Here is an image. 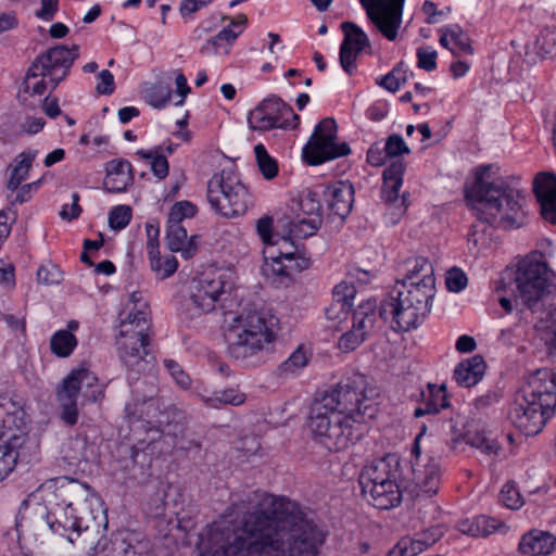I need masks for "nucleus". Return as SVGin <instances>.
Wrapping results in <instances>:
<instances>
[{
	"label": "nucleus",
	"instance_id": "obj_44",
	"mask_svg": "<svg viewBox=\"0 0 556 556\" xmlns=\"http://www.w3.org/2000/svg\"><path fill=\"white\" fill-rule=\"evenodd\" d=\"M77 346V339L70 330H58L50 339V349L59 357L70 356Z\"/></svg>",
	"mask_w": 556,
	"mask_h": 556
},
{
	"label": "nucleus",
	"instance_id": "obj_43",
	"mask_svg": "<svg viewBox=\"0 0 556 556\" xmlns=\"http://www.w3.org/2000/svg\"><path fill=\"white\" fill-rule=\"evenodd\" d=\"M311 352L304 345H299L296 350L279 366V375L283 377L298 375L311 359Z\"/></svg>",
	"mask_w": 556,
	"mask_h": 556
},
{
	"label": "nucleus",
	"instance_id": "obj_17",
	"mask_svg": "<svg viewBox=\"0 0 556 556\" xmlns=\"http://www.w3.org/2000/svg\"><path fill=\"white\" fill-rule=\"evenodd\" d=\"M299 119L292 108L276 96L263 100L248 116L250 128L262 131L295 127Z\"/></svg>",
	"mask_w": 556,
	"mask_h": 556
},
{
	"label": "nucleus",
	"instance_id": "obj_12",
	"mask_svg": "<svg viewBox=\"0 0 556 556\" xmlns=\"http://www.w3.org/2000/svg\"><path fill=\"white\" fill-rule=\"evenodd\" d=\"M427 426L422 425L416 435L409 465L402 469L404 490L415 497H431L438 493L441 482V466L433 456H421L420 442L425 437Z\"/></svg>",
	"mask_w": 556,
	"mask_h": 556
},
{
	"label": "nucleus",
	"instance_id": "obj_27",
	"mask_svg": "<svg viewBox=\"0 0 556 556\" xmlns=\"http://www.w3.org/2000/svg\"><path fill=\"white\" fill-rule=\"evenodd\" d=\"M533 191L540 203L542 217L556 225V175L539 174L533 182Z\"/></svg>",
	"mask_w": 556,
	"mask_h": 556
},
{
	"label": "nucleus",
	"instance_id": "obj_22",
	"mask_svg": "<svg viewBox=\"0 0 556 556\" xmlns=\"http://www.w3.org/2000/svg\"><path fill=\"white\" fill-rule=\"evenodd\" d=\"M341 30L344 37L340 46L339 61L342 70L351 75L356 70L359 53L370 47V41L367 34L354 22H343Z\"/></svg>",
	"mask_w": 556,
	"mask_h": 556
},
{
	"label": "nucleus",
	"instance_id": "obj_42",
	"mask_svg": "<svg viewBox=\"0 0 556 556\" xmlns=\"http://www.w3.org/2000/svg\"><path fill=\"white\" fill-rule=\"evenodd\" d=\"M36 151H25L22 152L15 160V164L13 165L10 174V178L8 180V188L10 190H15L18 186L27 178L28 172L31 167V163L36 157Z\"/></svg>",
	"mask_w": 556,
	"mask_h": 556
},
{
	"label": "nucleus",
	"instance_id": "obj_36",
	"mask_svg": "<svg viewBox=\"0 0 556 556\" xmlns=\"http://www.w3.org/2000/svg\"><path fill=\"white\" fill-rule=\"evenodd\" d=\"M485 364L481 356H473L459 363L454 370V378L458 384L469 388L477 384L484 375Z\"/></svg>",
	"mask_w": 556,
	"mask_h": 556
},
{
	"label": "nucleus",
	"instance_id": "obj_40",
	"mask_svg": "<svg viewBox=\"0 0 556 556\" xmlns=\"http://www.w3.org/2000/svg\"><path fill=\"white\" fill-rule=\"evenodd\" d=\"M320 210L321 205L318 194L311 190L302 192L299 198L293 199L290 204V211L294 217L320 215Z\"/></svg>",
	"mask_w": 556,
	"mask_h": 556
},
{
	"label": "nucleus",
	"instance_id": "obj_50",
	"mask_svg": "<svg viewBox=\"0 0 556 556\" xmlns=\"http://www.w3.org/2000/svg\"><path fill=\"white\" fill-rule=\"evenodd\" d=\"M132 211L128 205L114 206L109 214V225L113 230H122L131 220Z\"/></svg>",
	"mask_w": 556,
	"mask_h": 556
},
{
	"label": "nucleus",
	"instance_id": "obj_21",
	"mask_svg": "<svg viewBox=\"0 0 556 556\" xmlns=\"http://www.w3.org/2000/svg\"><path fill=\"white\" fill-rule=\"evenodd\" d=\"M405 163L402 160H394L383 172V186L381 198L392 211V223L395 224L406 212L408 203L405 193H400L403 185Z\"/></svg>",
	"mask_w": 556,
	"mask_h": 556
},
{
	"label": "nucleus",
	"instance_id": "obj_59",
	"mask_svg": "<svg viewBox=\"0 0 556 556\" xmlns=\"http://www.w3.org/2000/svg\"><path fill=\"white\" fill-rule=\"evenodd\" d=\"M365 340L366 337H364V332H358L351 327L349 331L341 336L338 346L343 352H351L359 346Z\"/></svg>",
	"mask_w": 556,
	"mask_h": 556
},
{
	"label": "nucleus",
	"instance_id": "obj_56",
	"mask_svg": "<svg viewBox=\"0 0 556 556\" xmlns=\"http://www.w3.org/2000/svg\"><path fill=\"white\" fill-rule=\"evenodd\" d=\"M523 336L522 327L520 324H515L511 327L502 329L497 337V342L506 348L510 349L519 343Z\"/></svg>",
	"mask_w": 556,
	"mask_h": 556
},
{
	"label": "nucleus",
	"instance_id": "obj_10",
	"mask_svg": "<svg viewBox=\"0 0 556 556\" xmlns=\"http://www.w3.org/2000/svg\"><path fill=\"white\" fill-rule=\"evenodd\" d=\"M103 394V387L92 371L85 367L73 369L56 391L61 420L74 426L78 421V405L97 402Z\"/></svg>",
	"mask_w": 556,
	"mask_h": 556
},
{
	"label": "nucleus",
	"instance_id": "obj_26",
	"mask_svg": "<svg viewBox=\"0 0 556 556\" xmlns=\"http://www.w3.org/2000/svg\"><path fill=\"white\" fill-rule=\"evenodd\" d=\"M248 17L239 14L230 18V24L223 28L216 36L206 40L200 49L204 55H227L230 47L233 45L239 35L244 30Z\"/></svg>",
	"mask_w": 556,
	"mask_h": 556
},
{
	"label": "nucleus",
	"instance_id": "obj_48",
	"mask_svg": "<svg viewBox=\"0 0 556 556\" xmlns=\"http://www.w3.org/2000/svg\"><path fill=\"white\" fill-rule=\"evenodd\" d=\"M258 168L266 179H273L278 173L276 161L267 153L266 148L258 143L254 147Z\"/></svg>",
	"mask_w": 556,
	"mask_h": 556
},
{
	"label": "nucleus",
	"instance_id": "obj_45",
	"mask_svg": "<svg viewBox=\"0 0 556 556\" xmlns=\"http://www.w3.org/2000/svg\"><path fill=\"white\" fill-rule=\"evenodd\" d=\"M137 154L150 162L153 175L160 179H164L168 175L169 165L166 156L163 154V148L156 147L152 150H138Z\"/></svg>",
	"mask_w": 556,
	"mask_h": 556
},
{
	"label": "nucleus",
	"instance_id": "obj_57",
	"mask_svg": "<svg viewBox=\"0 0 556 556\" xmlns=\"http://www.w3.org/2000/svg\"><path fill=\"white\" fill-rule=\"evenodd\" d=\"M417 65L427 72H432L437 68V51L430 47H420L416 51Z\"/></svg>",
	"mask_w": 556,
	"mask_h": 556
},
{
	"label": "nucleus",
	"instance_id": "obj_6",
	"mask_svg": "<svg viewBox=\"0 0 556 556\" xmlns=\"http://www.w3.org/2000/svg\"><path fill=\"white\" fill-rule=\"evenodd\" d=\"M556 408V382L547 369L532 374L508 412L511 425L527 437L540 433Z\"/></svg>",
	"mask_w": 556,
	"mask_h": 556
},
{
	"label": "nucleus",
	"instance_id": "obj_51",
	"mask_svg": "<svg viewBox=\"0 0 556 556\" xmlns=\"http://www.w3.org/2000/svg\"><path fill=\"white\" fill-rule=\"evenodd\" d=\"M146 99L154 109H164L170 102L172 91L165 86H153L147 91Z\"/></svg>",
	"mask_w": 556,
	"mask_h": 556
},
{
	"label": "nucleus",
	"instance_id": "obj_8",
	"mask_svg": "<svg viewBox=\"0 0 556 556\" xmlns=\"http://www.w3.org/2000/svg\"><path fill=\"white\" fill-rule=\"evenodd\" d=\"M25 412L8 396L0 395V482L14 469L16 463L28 462L36 444L26 435Z\"/></svg>",
	"mask_w": 556,
	"mask_h": 556
},
{
	"label": "nucleus",
	"instance_id": "obj_39",
	"mask_svg": "<svg viewBox=\"0 0 556 556\" xmlns=\"http://www.w3.org/2000/svg\"><path fill=\"white\" fill-rule=\"evenodd\" d=\"M321 215L311 217L290 216L286 218L283 226L288 227L289 235L296 239H305L316 233L321 226Z\"/></svg>",
	"mask_w": 556,
	"mask_h": 556
},
{
	"label": "nucleus",
	"instance_id": "obj_16",
	"mask_svg": "<svg viewBox=\"0 0 556 556\" xmlns=\"http://www.w3.org/2000/svg\"><path fill=\"white\" fill-rule=\"evenodd\" d=\"M232 285L230 274L223 270H210L201 274L192 282L190 303L197 314L215 309L222 294Z\"/></svg>",
	"mask_w": 556,
	"mask_h": 556
},
{
	"label": "nucleus",
	"instance_id": "obj_28",
	"mask_svg": "<svg viewBox=\"0 0 556 556\" xmlns=\"http://www.w3.org/2000/svg\"><path fill=\"white\" fill-rule=\"evenodd\" d=\"M327 208L333 214L344 219L352 211L354 203V187L349 181H336L323 192Z\"/></svg>",
	"mask_w": 556,
	"mask_h": 556
},
{
	"label": "nucleus",
	"instance_id": "obj_30",
	"mask_svg": "<svg viewBox=\"0 0 556 556\" xmlns=\"http://www.w3.org/2000/svg\"><path fill=\"white\" fill-rule=\"evenodd\" d=\"M403 491H405L403 478H400L378 486L362 490V494L376 508L390 509L401 503Z\"/></svg>",
	"mask_w": 556,
	"mask_h": 556
},
{
	"label": "nucleus",
	"instance_id": "obj_62",
	"mask_svg": "<svg viewBox=\"0 0 556 556\" xmlns=\"http://www.w3.org/2000/svg\"><path fill=\"white\" fill-rule=\"evenodd\" d=\"M164 366L179 387L182 389H188L190 387L191 379L189 375L182 370L177 362L174 359H165Z\"/></svg>",
	"mask_w": 556,
	"mask_h": 556
},
{
	"label": "nucleus",
	"instance_id": "obj_61",
	"mask_svg": "<svg viewBox=\"0 0 556 556\" xmlns=\"http://www.w3.org/2000/svg\"><path fill=\"white\" fill-rule=\"evenodd\" d=\"M467 282L466 274L459 268H452L446 274L445 285L448 291L460 292L466 288Z\"/></svg>",
	"mask_w": 556,
	"mask_h": 556
},
{
	"label": "nucleus",
	"instance_id": "obj_41",
	"mask_svg": "<svg viewBox=\"0 0 556 556\" xmlns=\"http://www.w3.org/2000/svg\"><path fill=\"white\" fill-rule=\"evenodd\" d=\"M463 441H466L467 444L481 450L484 454L488 455H497L500 451V444L494 439L489 438L484 433L480 432L473 434L468 433L466 438L462 435L453 438L450 443L451 448L456 450Z\"/></svg>",
	"mask_w": 556,
	"mask_h": 556
},
{
	"label": "nucleus",
	"instance_id": "obj_15",
	"mask_svg": "<svg viewBox=\"0 0 556 556\" xmlns=\"http://www.w3.org/2000/svg\"><path fill=\"white\" fill-rule=\"evenodd\" d=\"M515 285L516 300H520L532 309L545 294L551 292L546 264L538 260H522L518 264Z\"/></svg>",
	"mask_w": 556,
	"mask_h": 556
},
{
	"label": "nucleus",
	"instance_id": "obj_14",
	"mask_svg": "<svg viewBox=\"0 0 556 556\" xmlns=\"http://www.w3.org/2000/svg\"><path fill=\"white\" fill-rule=\"evenodd\" d=\"M337 123L333 118L326 117L319 122L308 142L302 150L303 159L309 165H319L351 153L346 142H337Z\"/></svg>",
	"mask_w": 556,
	"mask_h": 556
},
{
	"label": "nucleus",
	"instance_id": "obj_18",
	"mask_svg": "<svg viewBox=\"0 0 556 556\" xmlns=\"http://www.w3.org/2000/svg\"><path fill=\"white\" fill-rule=\"evenodd\" d=\"M368 20L389 41H395L403 21L405 0H359Z\"/></svg>",
	"mask_w": 556,
	"mask_h": 556
},
{
	"label": "nucleus",
	"instance_id": "obj_63",
	"mask_svg": "<svg viewBox=\"0 0 556 556\" xmlns=\"http://www.w3.org/2000/svg\"><path fill=\"white\" fill-rule=\"evenodd\" d=\"M98 83L96 85V91L99 94L110 96L115 90L114 76L109 70H102L98 76Z\"/></svg>",
	"mask_w": 556,
	"mask_h": 556
},
{
	"label": "nucleus",
	"instance_id": "obj_49",
	"mask_svg": "<svg viewBox=\"0 0 556 556\" xmlns=\"http://www.w3.org/2000/svg\"><path fill=\"white\" fill-rule=\"evenodd\" d=\"M407 80V68L399 63L390 73L381 78L379 85L391 92H396Z\"/></svg>",
	"mask_w": 556,
	"mask_h": 556
},
{
	"label": "nucleus",
	"instance_id": "obj_1",
	"mask_svg": "<svg viewBox=\"0 0 556 556\" xmlns=\"http://www.w3.org/2000/svg\"><path fill=\"white\" fill-rule=\"evenodd\" d=\"M326 532L285 496L254 491L201 536L200 556H318Z\"/></svg>",
	"mask_w": 556,
	"mask_h": 556
},
{
	"label": "nucleus",
	"instance_id": "obj_37",
	"mask_svg": "<svg viewBox=\"0 0 556 556\" xmlns=\"http://www.w3.org/2000/svg\"><path fill=\"white\" fill-rule=\"evenodd\" d=\"M200 397L207 407L215 409H218L225 405L239 406L242 405L247 400V395L235 388L216 390L211 393L200 394Z\"/></svg>",
	"mask_w": 556,
	"mask_h": 556
},
{
	"label": "nucleus",
	"instance_id": "obj_54",
	"mask_svg": "<svg viewBox=\"0 0 556 556\" xmlns=\"http://www.w3.org/2000/svg\"><path fill=\"white\" fill-rule=\"evenodd\" d=\"M536 46L544 54L556 53V27H544L536 39Z\"/></svg>",
	"mask_w": 556,
	"mask_h": 556
},
{
	"label": "nucleus",
	"instance_id": "obj_2",
	"mask_svg": "<svg viewBox=\"0 0 556 556\" xmlns=\"http://www.w3.org/2000/svg\"><path fill=\"white\" fill-rule=\"evenodd\" d=\"M379 391L362 375L318 393L309 407L307 426L316 442L339 452L364 434L366 418L376 414Z\"/></svg>",
	"mask_w": 556,
	"mask_h": 556
},
{
	"label": "nucleus",
	"instance_id": "obj_13",
	"mask_svg": "<svg viewBox=\"0 0 556 556\" xmlns=\"http://www.w3.org/2000/svg\"><path fill=\"white\" fill-rule=\"evenodd\" d=\"M294 237L279 236L270 247L263 250V273L267 277L289 278L309 266V258L299 251Z\"/></svg>",
	"mask_w": 556,
	"mask_h": 556
},
{
	"label": "nucleus",
	"instance_id": "obj_11",
	"mask_svg": "<svg viewBox=\"0 0 556 556\" xmlns=\"http://www.w3.org/2000/svg\"><path fill=\"white\" fill-rule=\"evenodd\" d=\"M207 201L219 215L232 218L243 215L250 204V193L232 165L215 173L207 181Z\"/></svg>",
	"mask_w": 556,
	"mask_h": 556
},
{
	"label": "nucleus",
	"instance_id": "obj_31",
	"mask_svg": "<svg viewBox=\"0 0 556 556\" xmlns=\"http://www.w3.org/2000/svg\"><path fill=\"white\" fill-rule=\"evenodd\" d=\"M450 406L444 384L428 383L419 393L418 405L414 409V417L437 415L441 409Z\"/></svg>",
	"mask_w": 556,
	"mask_h": 556
},
{
	"label": "nucleus",
	"instance_id": "obj_55",
	"mask_svg": "<svg viewBox=\"0 0 556 556\" xmlns=\"http://www.w3.org/2000/svg\"><path fill=\"white\" fill-rule=\"evenodd\" d=\"M356 294V289L353 283L349 281H341L336 285L333 288V301L340 304H344V306L351 308L353 305V300Z\"/></svg>",
	"mask_w": 556,
	"mask_h": 556
},
{
	"label": "nucleus",
	"instance_id": "obj_46",
	"mask_svg": "<svg viewBox=\"0 0 556 556\" xmlns=\"http://www.w3.org/2000/svg\"><path fill=\"white\" fill-rule=\"evenodd\" d=\"M92 451L85 437H75L68 440L65 445V457L71 462L78 464L89 460Z\"/></svg>",
	"mask_w": 556,
	"mask_h": 556
},
{
	"label": "nucleus",
	"instance_id": "obj_20",
	"mask_svg": "<svg viewBox=\"0 0 556 556\" xmlns=\"http://www.w3.org/2000/svg\"><path fill=\"white\" fill-rule=\"evenodd\" d=\"M150 326L148 303L141 292H132L119 314L117 334L149 339Z\"/></svg>",
	"mask_w": 556,
	"mask_h": 556
},
{
	"label": "nucleus",
	"instance_id": "obj_47",
	"mask_svg": "<svg viewBox=\"0 0 556 556\" xmlns=\"http://www.w3.org/2000/svg\"><path fill=\"white\" fill-rule=\"evenodd\" d=\"M448 34L452 41V48H450V50L453 54L458 55L460 53H473L469 36L458 25H450Z\"/></svg>",
	"mask_w": 556,
	"mask_h": 556
},
{
	"label": "nucleus",
	"instance_id": "obj_34",
	"mask_svg": "<svg viewBox=\"0 0 556 556\" xmlns=\"http://www.w3.org/2000/svg\"><path fill=\"white\" fill-rule=\"evenodd\" d=\"M117 556H150L151 543L141 533L127 531L113 543Z\"/></svg>",
	"mask_w": 556,
	"mask_h": 556
},
{
	"label": "nucleus",
	"instance_id": "obj_58",
	"mask_svg": "<svg viewBox=\"0 0 556 556\" xmlns=\"http://www.w3.org/2000/svg\"><path fill=\"white\" fill-rule=\"evenodd\" d=\"M383 147L389 159L397 157L410 152V149L405 143L402 136L396 134L389 136Z\"/></svg>",
	"mask_w": 556,
	"mask_h": 556
},
{
	"label": "nucleus",
	"instance_id": "obj_23",
	"mask_svg": "<svg viewBox=\"0 0 556 556\" xmlns=\"http://www.w3.org/2000/svg\"><path fill=\"white\" fill-rule=\"evenodd\" d=\"M402 478V466L399 457L389 454L365 466L359 475L362 490L378 486Z\"/></svg>",
	"mask_w": 556,
	"mask_h": 556
},
{
	"label": "nucleus",
	"instance_id": "obj_19",
	"mask_svg": "<svg viewBox=\"0 0 556 556\" xmlns=\"http://www.w3.org/2000/svg\"><path fill=\"white\" fill-rule=\"evenodd\" d=\"M52 492L56 502L70 508H83L99 504L100 498L93 490L84 482L66 477L49 480L40 485L37 493Z\"/></svg>",
	"mask_w": 556,
	"mask_h": 556
},
{
	"label": "nucleus",
	"instance_id": "obj_3",
	"mask_svg": "<svg viewBox=\"0 0 556 556\" xmlns=\"http://www.w3.org/2000/svg\"><path fill=\"white\" fill-rule=\"evenodd\" d=\"M466 201L477 222L468 235L476 247L484 244L490 226L518 229L528 223L522 191L503 178L490 179L489 167L478 168L473 184L466 190Z\"/></svg>",
	"mask_w": 556,
	"mask_h": 556
},
{
	"label": "nucleus",
	"instance_id": "obj_35",
	"mask_svg": "<svg viewBox=\"0 0 556 556\" xmlns=\"http://www.w3.org/2000/svg\"><path fill=\"white\" fill-rule=\"evenodd\" d=\"M195 236L188 238L187 230L181 226V224L167 222V245L170 251L180 252L184 258L188 260L195 254Z\"/></svg>",
	"mask_w": 556,
	"mask_h": 556
},
{
	"label": "nucleus",
	"instance_id": "obj_60",
	"mask_svg": "<svg viewBox=\"0 0 556 556\" xmlns=\"http://www.w3.org/2000/svg\"><path fill=\"white\" fill-rule=\"evenodd\" d=\"M256 231L265 248L270 247L279 237L273 233V218L263 216L256 222Z\"/></svg>",
	"mask_w": 556,
	"mask_h": 556
},
{
	"label": "nucleus",
	"instance_id": "obj_5",
	"mask_svg": "<svg viewBox=\"0 0 556 556\" xmlns=\"http://www.w3.org/2000/svg\"><path fill=\"white\" fill-rule=\"evenodd\" d=\"M37 494H33L27 501H24L22 508V518H35L39 529L48 528L52 533L67 538L71 543L81 536L83 548L87 549L88 556H96L108 548L109 540L103 534L106 522L102 531L100 525L90 526L84 523V517L78 515L77 508H70L55 502L52 507L37 503Z\"/></svg>",
	"mask_w": 556,
	"mask_h": 556
},
{
	"label": "nucleus",
	"instance_id": "obj_32",
	"mask_svg": "<svg viewBox=\"0 0 556 556\" xmlns=\"http://www.w3.org/2000/svg\"><path fill=\"white\" fill-rule=\"evenodd\" d=\"M134 181L131 164L124 159L111 160L106 163L104 189L108 192H124Z\"/></svg>",
	"mask_w": 556,
	"mask_h": 556
},
{
	"label": "nucleus",
	"instance_id": "obj_33",
	"mask_svg": "<svg viewBox=\"0 0 556 556\" xmlns=\"http://www.w3.org/2000/svg\"><path fill=\"white\" fill-rule=\"evenodd\" d=\"M518 548L527 555H549L556 551V536L546 531L532 530L522 535Z\"/></svg>",
	"mask_w": 556,
	"mask_h": 556
},
{
	"label": "nucleus",
	"instance_id": "obj_38",
	"mask_svg": "<svg viewBox=\"0 0 556 556\" xmlns=\"http://www.w3.org/2000/svg\"><path fill=\"white\" fill-rule=\"evenodd\" d=\"M377 303L375 300H367L361 303L352 313V328L364 332V337L372 330L377 320Z\"/></svg>",
	"mask_w": 556,
	"mask_h": 556
},
{
	"label": "nucleus",
	"instance_id": "obj_9",
	"mask_svg": "<svg viewBox=\"0 0 556 556\" xmlns=\"http://www.w3.org/2000/svg\"><path fill=\"white\" fill-rule=\"evenodd\" d=\"M79 47L56 46L38 55L29 66L23 83V92L29 96H46L64 80L78 56Z\"/></svg>",
	"mask_w": 556,
	"mask_h": 556
},
{
	"label": "nucleus",
	"instance_id": "obj_4",
	"mask_svg": "<svg viewBox=\"0 0 556 556\" xmlns=\"http://www.w3.org/2000/svg\"><path fill=\"white\" fill-rule=\"evenodd\" d=\"M435 278L432 264L417 257L407 264V273L381 303L380 317L395 331H408L430 313Z\"/></svg>",
	"mask_w": 556,
	"mask_h": 556
},
{
	"label": "nucleus",
	"instance_id": "obj_53",
	"mask_svg": "<svg viewBox=\"0 0 556 556\" xmlns=\"http://www.w3.org/2000/svg\"><path fill=\"white\" fill-rule=\"evenodd\" d=\"M197 213V207L189 201H180L175 203L168 214V223L181 224L184 218L193 217Z\"/></svg>",
	"mask_w": 556,
	"mask_h": 556
},
{
	"label": "nucleus",
	"instance_id": "obj_24",
	"mask_svg": "<svg viewBox=\"0 0 556 556\" xmlns=\"http://www.w3.org/2000/svg\"><path fill=\"white\" fill-rule=\"evenodd\" d=\"M445 531L446 527L443 523H437L415 533L413 536H404L387 556H416L437 543Z\"/></svg>",
	"mask_w": 556,
	"mask_h": 556
},
{
	"label": "nucleus",
	"instance_id": "obj_25",
	"mask_svg": "<svg viewBox=\"0 0 556 556\" xmlns=\"http://www.w3.org/2000/svg\"><path fill=\"white\" fill-rule=\"evenodd\" d=\"M166 407L163 399L150 395L127 403L125 412L129 419H143L153 427L161 428L163 425L167 424V418H163L166 414Z\"/></svg>",
	"mask_w": 556,
	"mask_h": 556
},
{
	"label": "nucleus",
	"instance_id": "obj_29",
	"mask_svg": "<svg viewBox=\"0 0 556 556\" xmlns=\"http://www.w3.org/2000/svg\"><path fill=\"white\" fill-rule=\"evenodd\" d=\"M148 344L149 339L116 336V348L121 361L126 367L136 371H140L144 367L143 355H147L146 348Z\"/></svg>",
	"mask_w": 556,
	"mask_h": 556
},
{
	"label": "nucleus",
	"instance_id": "obj_7",
	"mask_svg": "<svg viewBox=\"0 0 556 556\" xmlns=\"http://www.w3.org/2000/svg\"><path fill=\"white\" fill-rule=\"evenodd\" d=\"M277 330L278 318L269 311L243 312L233 319L226 333L228 353L235 359L247 361L269 351Z\"/></svg>",
	"mask_w": 556,
	"mask_h": 556
},
{
	"label": "nucleus",
	"instance_id": "obj_64",
	"mask_svg": "<svg viewBox=\"0 0 556 556\" xmlns=\"http://www.w3.org/2000/svg\"><path fill=\"white\" fill-rule=\"evenodd\" d=\"M349 307L344 306V304H340L338 302H332L329 307L326 308V318L329 321H332L333 325L331 327H337L338 324L342 323V320L346 319L349 313Z\"/></svg>",
	"mask_w": 556,
	"mask_h": 556
},
{
	"label": "nucleus",
	"instance_id": "obj_52",
	"mask_svg": "<svg viewBox=\"0 0 556 556\" xmlns=\"http://www.w3.org/2000/svg\"><path fill=\"white\" fill-rule=\"evenodd\" d=\"M500 501L509 509H519L525 504L515 483L507 482L500 492Z\"/></svg>",
	"mask_w": 556,
	"mask_h": 556
}]
</instances>
